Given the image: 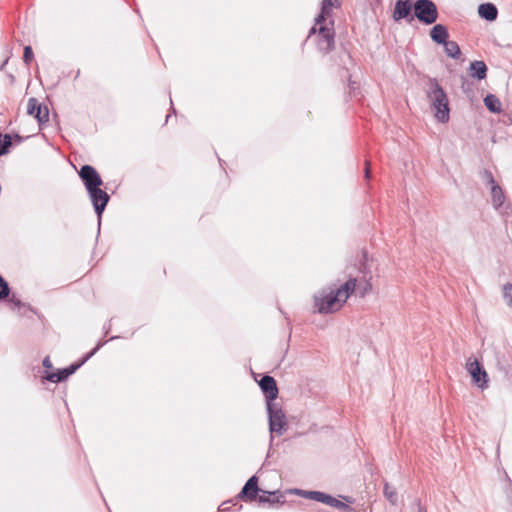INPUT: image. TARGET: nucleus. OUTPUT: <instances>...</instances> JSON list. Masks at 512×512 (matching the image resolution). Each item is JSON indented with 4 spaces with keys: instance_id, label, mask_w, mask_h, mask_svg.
<instances>
[{
    "instance_id": "nucleus-1",
    "label": "nucleus",
    "mask_w": 512,
    "mask_h": 512,
    "mask_svg": "<svg viewBox=\"0 0 512 512\" xmlns=\"http://www.w3.org/2000/svg\"><path fill=\"white\" fill-rule=\"evenodd\" d=\"M427 97L437 120L446 123L450 112L448 98L436 79H429Z\"/></svg>"
},
{
    "instance_id": "nucleus-2",
    "label": "nucleus",
    "mask_w": 512,
    "mask_h": 512,
    "mask_svg": "<svg viewBox=\"0 0 512 512\" xmlns=\"http://www.w3.org/2000/svg\"><path fill=\"white\" fill-rule=\"evenodd\" d=\"M343 299L338 296L336 289H332L329 292L322 291L314 297V306L317 312L321 314L334 313L340 310L345 303Z\"/></svg>"
},
{
    "instance_id": "nucleus-3",
    "label": "nucleus",
    "mask_w": 512,
    "mask_h": 512,
    "mask_svg": "<svg viewBox=\"0 0 512 512\" xmlns=\"http://www.w3.org/2000/svg\"><path fill=\"white\" fill-rule=\"evenodd\" d=\"M318 33V41L317 45L318 48L328 53L334 48L335 44V31H334V21L330 19L328 22H322L321 24L315 23V26H313L310 30V35Z\"/></svg>"
},
{
    "instance_id": "nucleus-4",
    "label": "nucleus",
    "mask_w": 512,
    "mask_h": 512,
    "mask_svg": "<svg viewBox=\"0 0 512 512\" xmlns=\"http://www.w3.org/2000/svg\"><path fill=\"white\" fill-rule=\"evenodd\" d=\"M414 13L420 22L427 25L433 24L438 18L437 7L431 0H417L414 4Z\"/></svg>"
},
{
    "instance_id": "nucleus-5",
    "label": "nucleus",
    "mask_w": 512,
    "mask_h": 512,
    "mask_svg": "<svg viewBox=\"0 0 512 512\" xmlns=\"http://www.w3.org/2000/svg\"><path fill=\"white\" fill-rule=\"evenodd\" d=\"M467 372L472 378L473 383L480 388L485 390L488 388L489 377L486 370L483 368L478 359L469 357L466 366Z\"/></svg>"
},
{
    "instance_id": "nucleus-6",
    "label": "nucleus",
    "mask_w": 512,
    "mask_h": 512,
    "mask_svg": "<svg viewBox=\"0 0 512 512\" xmlns=\"http://www.w3.org/2000/svg\"><path fill=\"white\" fill-rule=\"evenodd\" d=\"M267 411L270 432L282 435L286 426V417L284 412L281 408L277 407L275 403L267 404Z\"/></svg>"
},
{
    "instance_id": "nucleus-7",
    "label": "nucleus",
    "mask_w": 512,
    "mask_h": 512,
    "mask_svg": "<svg viewBox=\"0 0 512 512\" xmlns=\"http://www.w3.org/2000/svg\"><path fill=\"white\" fill-rule=\"evenodd\" d=\"M87 192L89 194L96 214L99 218H101L102 213L105 210V207L110 199L109 195L104 190H102L100 186H97L96 188H91L87 190Z\"/></svg>"
},
{
    "instance_id": "nucleus-8",
    "label": "nucleus",
    "mask_w": 512,
    "mask_h": 512,
    "mask_svg": "<svg viewBox=\"0 0 512 512\" xmlns=\"http://www.w3.org/2000/svg\"><path fill=\"white\" fill-rule=\"evenodd\" d=\"M79 176L84 183L86 190L96 188L103 184L102 179L96 169L90 165H83L79 171Z\"/></svg>"
},
{
    "instance_id": "nucleus-9",
    "label": "nucleus",
    "mask_w": 512,
    "mask_h": 512,
    "mask_svg": "<svg viewBox=\"0 0 512 512\" xmlns=\"http://www.w3.org/2000/svg\"><path fill=\"white\" fill-rule=\"evenodd\" d=\"M27 113L37 119L39 125L49 120V110L47 106L41 105L36 98H30L27 104Z\"/></svg>"
},
{
    "instance_id": "nucleus-10",
    "label": "nucleus",
    "mask_w": 512,
    "mask_h": 512,
    "mask_svg": "<svg viewBox=\"0 0 512 512\" xmlns=\"http://www.w3.org/2000/svg\"><path fill=\"white\" fill-rule=\"evenodd\" d=\"M261 491L262 489L258 487V478L256 476H252L245 483L237 498L245 502H252L256 499L258 500V493Z\"/></svg>"
},
{
    "instance_id": "nucleus-11",
    "label": "nucleus",
    "mask_w": 512,
    "mask_h": 512,
    "mask_svg": "<svg viewBox=\"0 0 512 512\" xmlns=\"http://www.w3.org/2000/svg\"><path fill=\"white\" fill-rule=\"evenodd\" d=\"M259 386L265 395L267 404L273 403L278 396V388L273 377L265 375L259 381Z\"/></svg>"
},
{
    "instance_id": "nucleus-12",
    "label": "nucleus",
    "mask_w": 512,
    "mask_h": 512,
    "mask_svg": "<svg viewBox=\"0 0 512 512\" xmlns=\"http://www.w3.org/2000/svg\"><path fill=\"white\" fill-rule=\"evenodd\" d=\"M341 6L340 0H322L321 11L317 16V24L330 20L332 16V10Z\"/></svg>"
},
{
    "instance_id": "nucleus-13",
    "label": "nucleus",
    "mask_w": 512,
    "mask_h": 512,
    "mask_svg": "<svg viewBox=\"0 0 512 512\" xmlns=\"http://www.w3.org/2000/svg\"><path fill=\"white\" fill-rule=\"evenodd\" d=\"M262 494L258 496V502L259 503H268L270 506L284 504L285 498L283 494L280 493V491H261Z\"/></svg>"
},
{
    "instance_id": "nucleus-14",
    "label": "nucleus",
    "mask_w": 512,
    "mask_h": 512,
    "mask_svg": "<svg viewBox=\"0 0 512 512\" xmlns=\"http://www.w3.org/2000/svg\"><path fill=\"white\" fill-rule=\"evenodd\" d=\"M490 189L492 205L496 210L500 211L505 203V193L498 184L490 186Z\"/></svg>"
},
{
    "instance_id": "nucleus-15",
    "label": "nucleus",
    "mask_w": 512,
    "mask_h": 512,
    "mask_svg": "<svg viewBox=\"0 0 512 512\" xmlns=\"http://www.w3.org/2000/svg\"><path fill=\"white\" fill-rule=\"evenodd\" d=\"M430 37L437 44L445 43L449 37L446 26L442 24H436L430 31Z\"/></svg>"
},
{
    "instance_id": "nucleus-16",
    "label": "nucleus",
    "mask_w": 512,
    "mask_h": 512,
    "mask_svg": "<svg viewBox=\"0 0 512 512\" xmlns=\"http://www.w3.org/2000/svg\"><path fill=\"white\" fill-rule=\"evenodd\" d=\"M357 279L350 278L348 279L342 286L338 287L336 291L338 292V296L344 298L343 301L346 302L350 295H352L356 290Z\"/></svg>"
},
{
    "instance_id": "nucleus-17",
    "label": "nucleus",
    "mask_w": 512,
    "mask_h": 512,
    "mask_svg": "<svg viewBox=\"0 0 512 512\" xmlns=\"http://www.w3.org/2000/svg\"><path fill=\"white\" fill-rule=\"evenodd\" d=\"M478 13L481 18L488 21H494L497 18L498 10L492 3H484L479 6Z\"/></svg>"
},
{
    "instance_id": "nucleus-18",
    "label": "nucleus",
    "mask_w": 512,
    "mask_h": 512,
    "mask_svg": "<svg viewBox=\"0 0 512 512\" xmlns=\"http://www.w3.org/2000/svg\"><path fill=\"white\" fill-rule=\"evenodd\" d=\"M411 11V4L408 0H397L394 8L393 18L395 20H400L409 15Z\"/></svg>"
},
{
    "instance_id": "nucleus-19",
    "label": "nucleus",
    "mask_w": 512,
    "mask_h": 512,
    "mask_svg": "<svg viewBox=\"0 0 512 512\" xmlns=\"http://www.w3.org/2000/svg\"><path fill=\"white\" fill-rule=\"evenodd\" d=\"M470 75L478 80L486 78L487 66L483 61H473L470 64Z\"/></svg>"
},
{
    "instance_id": "nucleus-20",
    "label": "nucleus",
    "mask_w": 512,
    "mask_h": 512,
    "mask_svg": "<svg viewBox=\"0 0 512 512\" xmlns=\"http://www.w3.org/2000/svg\"><path fill=\"white\" fill-rule=\"evenodd\" d=\"M486 108L493 113H500L502 111V104L497 96L488 94L484 98Z\"/></svg>"
},
{
    "instance_id": "nucleus-21",
    "label": "nucleus",
    "mask_w": 512,
    "mask_h": 512,
    "mask_svg": "<svg viewBox=\"0 0 512 512\" xmlns=\"http://www.w3.org/2000/svg\"><path fill=\"white\" fill-rule=\"evenodd\" d=\"M444 46L445 53L453 58L458 59L461 56V50L459 45L455 41H446L442 44Z\"/></svg>"
},
{
    "instance_id": "nucleus-22",
    "label": "nucleus",
    "mask_w": 512,
    "mask_h": 512,
    "mask_svg": "<svg viewBox=\"0 0 512 512\" xmlns=\"http://www.w3.org/2000/svg\"><path fill=\"white\" fill-rule=\"evenodd\" d=\"M323 503L330 507L344 510V511H352L353 510L349 505H347L346 503L338 500L337 498H335L329 494L326 495Z\"/></svg>"
},
{
    "instance_id": "nucleus-23",
    "label": "nucleus",
    "mask_w": 512,
    "mask_h": 512,
    "mask_svg": "<svg viewBox=\"0 0 512 512\" xmlns=\"http://www.w3.org/2000/svg\"><path fill=\"white\" fill-rule=\"evenodd\" d=\"M67 371H69V369L64 368L59 370L57 373H50L46 376V379L53 383L61 382L71 375V373H68Z\"/></svg>"
},
{
    "instance_id": "nucleus-24",
    "label": "nucleus",
    "mask_w": 512,
    "mask_h": 512,
    "mask_svg": "<svg viewBox=\"0 0 512 512\" xmlns=\"http://www.w3.org/2000/svg\"><path fill=\"white\" fill-rule=\"evenodd\" d=\"M384 495L387 498V500L392 504L396 505L398 502V496L395 488L389 485V483L384 484Z\"/></svg>"
},
{
    "instance_id": "nucleus-25",
    "label": "nucleus",
    "mask_w": 512,
    "mask_h": 512,
    "mask_svg": "<svg viewBox=\"0 0 512 512\" xmlns=\"http://www.w3.org/2000/svg\"><path fill=\"white\" fill-rule=\"evenodd\" d=\"M99 346L95 347L91 352H89L80 362L78 363H73L71 364L69 367H67L69 369V371H67L68 373H71V375L73 373L76 372L77 369H79L90 357H92L95 352L98 350Z\"/></svg>"
},
{
    "instance_id": "nucleus-26",
    "label": "nucleus",
    "mask_w": 512,
    "mask_h": 512,
    "mask_svg": "<svg viewBox=\"0 0 512 512\" xmlns=\"http://www.w3.org/2000/svg\"><path fill=\"white\" fill-rule=\"evenodd\" d=\"M326 493L320 491H308L305 492V497L323 503L326 497Z\"/></svg>"
},
{
    "instance_id": "nucleus-27",
    "label": "nucleus",
    "mask_w": 512,
    "mask_h": 512,
    "mask_svg": "<svg viewBox=\"0 0 512 512\" xmlns=\"http://www.w3.org/2000/svg\"><path fill=\"white\" fill-rule=\"evenodd\" d=\"M10 288L5 279L0 276V300L5 299L9 296Z\"/></svg>"
},
{
    "instance_id": "nucleus-28",
    "label": "nucleus",
    "mask_w": 512,
    "mask_h": 512,
    "mask_svg": "<svg viewBox=\"0 0 512 512\" xmlns=\"http://www.w3.org/2000/svg\"><path fill=\"white\" fill-rule=\"evenodd\" d=\"M503 296L507 304L512 307V284L507 283L503 286Z\"/></svg>"
},
{
    "instance_id": "nucleus-29",
    "label": "nucleus",
    "mask_w": 512,
    "mask_h": 512,
    "mask_svg": "<svg viewBox=\"0 0 512 512\" xmlns=\"http://www.w3.org/2000/svg\"><path fill=\"white\" fill-rule=\"evenodd\" d=\"M34 58L33 50L30 46H25L23 61L25 64L29 65Z\"/></svg>"
},
{
    "instance_id": "nucleus-30",
    "label": "nucleus",
    "mask_w": 512,
    "mask_h": 512,
    "mask_svg": "<svg viewBox=\"0 0 512 512\" xmlns=\"http://www.w3.org/2000/svg\"><path fill=\"white\" fill-rule=\"evenodd\" d=\"M482 178L486 182V184L489 185V186L497 184L495 179H494V177H493L492 172L489 171V170H484L483 171Z\"/></svg>"
},
{
    "instance_id": "nucleus-31",
    "label": "nucleus",
    "mask_w": 512,
    "mask_h": 512,
    "mask_svg": "<svg viewBox=\"0 0 512 512\" xmlns=\"http://www.w3.org/2000/svg\"><path fill=\"white\" fill-rule=\"evenodd\" d=\"M372 289V286L369 282H366L362 288L359 290V294L361 297H364L367 293H369Z\"/></svg>"
},
{
    "instance_id": "nucleus-32",
    "label": "nucleus",
    "mask_w": 512,
    "mask_h": 512,
    "mask_svg": "<svg viewBox=\"0 0 512 512\" xmlns=\"http://www.w3.org/2000/svg\"><path fill=\"white\" fill-rule=\"evenodd\" d=\"M414 504L416 505L417 507V512H427V509L424 505H422L421 503V500L420 499H416Z\"/></svg>"
},
{
    "instance_id": "nucleus-33",
    "label": "nucleus",
    "mask_w": 512,
    "mask_h": 512,
    "mask_svg": "<svg viewBox=\"0 0 512 512\" xmlns=\"http://www.w3.org/2000/svg\"><path fill=\"white\" fill-rule=\"evenodd\" d=\"M365 178L366 179H369L371 177V169H370V161L369 160H366L365 161Z\"/></svg>"
},
{
    "instance_id": "nucleus-34",
    "label": "nucleus",
    "mask_w": 512,
    "mask_h": 512,
    "mask_svg": "<svg viewBox=\"0 0 512 512\" xmlns=\"http://www.w3.org/2000/svg\"><path fill=\"white\" fill-rule=\"evenodd\" d=\"M43 366L47 369H50L52 368V362L50 360V357L49 356H46L44 359H43Z\"/></svg>"
},
{
    "instance_id": "nucleus-35",
    "label": "nucleus",
    "mask_w": 512,
    "mask_h": 512,
    "mask_svg": "<svg viewBox=\"0 0 512 512\" xmlns=\"http://www.w3.org/2000/svg\"><path fill=\"white\" fill-rule=\"evenodd\" d=\"M11 302H13L16 306L20 305V300L14 299V296L10 299Z\"/></svg>"
},
{
    "instance_id": "nucleus-36",
    "label": "nucleus",
    "mask_w": 512,
    "mask_h": 512,
    "mask_svg": "<svg viewBox=\"0 0 512 512\" xmlns=\"http://www.w3.org/2000/svg\"><path fill=\"white\" fill-rule=\"evenodd\" d=\"M14 138H15V140H16V142H17V143H20V142H21V140H22L21 136H19L18 134H16V135L14 136Z\"/></svg>"
},
{
    "instance_id": "nucleus-37",
    "label": "nucleus",
    "mask_w": 512,
    "mask_h": 512,
    "mask_svg": "<svg viewBox=\"0 0 512 512\" xmlns=\"http://www.w3.org/2000/svg\"><path fill=\"white\" fill-rule=\"evenodd\" d=\"M348 503H352L353 500L351 497H343Z\"/></svg>"
}]
</instances>
